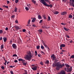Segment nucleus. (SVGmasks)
<instances>
[{
    "label": "nucleus",
    "mask_w": 74,
    "mask_h": 74,
    "mask_svg": "<svg viewBox=\"0 0 74 74\" xmlns=\"http://www.w3.org/2000/svg\"><path fill=\"white\" fill-rule=\"evenodd\" d=\"M42 20H40V21L39 23H42Z\"/></svg>",
    "instance_id": "obj_51"
},
{
    "label": "nucleus",
    "mask_w": 74,
    "mask_h": 74,
    "mask_svg": "<svg viewBox=\"0 0 74 74\" xmlns=\"http://www.w3.org/2000/svg\"><path fill=\"white\" fill-rule=\"evenodd\" d=\"M45 6H47V7H50L51 8L52 7V4H50L49 5V4H47V2H45Z\"/></svg>",
    "instance_id": "obj_8"
},
{
    "label": "nucleus",
    "mask_w": 74,
    "mask_h": 74,
    "mask_svg": "<svg viewBox=\"0 0 74 74\" xmlns=\"http://www.w3.org/2000/svg\"><path fill=\"white\" fill-rule=\"evenodd\" d=\"M35 55H36H36H37V51H36V50H35Z\"/></svg>",
    "instance_id": "obj_36"
},
{
    "label": "nucleus",
    "mask_w": 74,
    "mask_h": 74,
    "mask_svg": "<svg viewBox=\"0 0 74 74\" xmlns=\"http://www.w3.org/2000/svg\"><path fill=\"white\" fill-rule=\"evenodd\" d=\"M3 32V31L2 30H0V34H2Z\"/></svg>",
    "instance_id": "obj_37"
},
{
    "label": "nucleus",
    "mask_w": 74,
    "mask_h": 74,
    "mask_svg": "<svg viewBox=\"0 0 74 74\" xmlns=\"http://www.w3.org/2000/svg\"><path fill=\"white\" fill-rule=\"evenodd\" d=\"M48 21H51V18L50 16H48Z\"/></svg>",
    "instance_id": "obj_26"
},
{
    "label": "nucleus",
    "mask_w": 74,
    "mask_h": 74,
    "mask_svg": "<svg viewBox=\"0 0 74 74\" xmlns=\"http://www.w3.org/2000/svg\"><path fill=\"white\" fill-rule=\"evenodd\" d=\"M56 66H58V67L59 68V69H61V68L64 66L65 65L64 63L63 64H61L60 62H58L56 63Z\"/></svg>",
    "instance_id": "obj_2"
},
{
    "label": "nucleus",
    "mask_w": 74,
    "mask_h": 74,
    "mask_svg": "<svg viewBox=\"0 0 74 74\" xmlns=\"http://www.w3.org/2000/svg\"><path fill=\"white\" fill-rule=\"evenodd\" d=\"M51 58L52 60H55V61H56V58L54 54L51 55Z\"/></svg>",
    "instance_id": "obj_3"
},
{
    "label": "nucleus",
    "mask_w": 74,
    "mask_h": 74,
    "mask_svg": "<svg viewBox=\"0 0 74 74\" xmlns=\"http://www.w3.org/2000/svg\"><path fill=\"white\" fill-rule=\"evenodd\" d=\"M70 2V5L74 7V0H69Z\"/></svg>",
    "instance_id": "obj_4"
},
{
    "label": "nucleus",
    "mask_w": 74,
    "mask_h": 74,
    "mask_svg": "<svg viewBox=\"0 0 74 74\" xmlns=\"http://www.w3.org/2000/svg\"><path fill=\"white\" fill-rule=\"evenodd\" d=\"M10 63V62H7V64H9Z\"/></svg>",
    "instance_id": "obj_63"
},
{
    "label": "nucleus",
    "mask_w": 74,
    "mask_h": 74,
    "mask_svg": "<svg viewBox=\"0 0 74 74\" xmlns=\"http://www.w3.org/2000/svg\"><path fill=\"white\" fill-rule=\"evenodd\" d=\"M45 63H47V64H48L49 63V60H47V61L45 62Z\"/></svg>",
    "instance_id": "obj_27"
},
{
    "label": "nucleus",
    "mask_w": 74,
    "mask_h": 74,
    "mask_svg": "<svg viewBox=\"0 0 74 74\" xmlns=\"http://www.w3.org/2000/svg\"><path fill=\"white\" fill-rule=\"evenodd\" d=\"M32 69H33V70H34V71H35V70H37V66H35V67H32Z\"/></svg>",
    "instance_id": "obj_14"
},
{
    "label": "nucleus",
    "mask_w": 74,
    "mask_h": 74,
    "mask_svg": "<svg viewBox=\"0 0 74 74\" xmlns=\"http://www.w3.org/2000/svg\"><path fill=\"white\" fill-rule=\"evenodd\" d=\"M14 56H15V57H17V55L16 54H14L12 56V57H14Z\"/></svg>",
    "instance_id": "obj_35"
},
{
    "label": "nucleus",
    "mask_w": 74,
    "mask_h": 74,
    "mask_svg": "<svg viewBox=\"0 0 74 74\" xmlns=\"http://www.w3.org/2000/svg\"><path fill=\"white\" fill-rule=\"evenodd\" d=\"M41 49H44V46H43V45H41Z\"/></svg>",
    "instance_id": "obj_38"
},
{
    "label": "nucleus",
    "mask_w": 74,
    "mask_h": 74,
    "mask_svg": "<svg viewBox=\"0 0 74 74\" xmlns=\"http://www.w3.org/2000/svg\"><path fill=\"white\" fill-rule=\"evenodd\" d=\"M66 45H65V44H63L60 45V49H62V47H65Z\"/></svg>",
    "instance_id": "obj_7"
},
{
    "label": "nucleus",
    "mask_w": 74,
    "mask_h": 74,
    "mask_svg": "<svg viewBox=\"0 0 74 74\" xmlns=\"http://www.w3.org/2000/svg\"><path fill=\"white\" fill-rule=\"evenodd\" d=\"M40 46L39 45H38L37 46L36 48L37 49H40Z\"/></svg>",
    "instance_id": "obj_25"
},
{
    "label": "nucleus",
    "mask_w": 74,
    "mask_h": 74,
    "mask_svg": "<svg viewBox=\"0 0 74 74\" xmlns=\"http://www.w3.org/2000/svg\"><path fill=\"white\" fill-rule=\"evenodd\" d=\"M11 17L12 18H14V17H15V15H12V16H11Z\"/></svg>",
    "instance_id": "obj_52"
},
{
    "label": "nucleus",
    "mask_w": 74,
    "mask_h": 74,
    "mask_svg": "<svg viewBox=\"0 0 74 74\" xmlns=\"http://www.w3.org/2000/svg\"><path fill=\"white\" fill-rule=\"evenodd\" d=\"M4 48V45H2L1 46V49L2 50Z\"/></svg>",
    "instance_id": "obj_28"
},
{
    "label": "nucleus",
    "mask_w": 74,
    "mask_h": 74,
    "mask_svg": "<svg viewBox=\"0 0 74 74\" xmlns=\"http://www.w3.org/2000/svg\"><path fill=\"white\" fill-rule=\"evenodd\" d=\"M10 73L11 74H14V73H13V72H12V71H10Z\"/></svg>",
    "instance_id": "obj_55"
},
{
    "label": "nucleus",
    "mask_w": 74,
    "mask_h": 74,
    "mask_svg": "<svg viewBox=\"0 0 74 74\" xmlns=\"http://www.w3.org/2000/svg\"><path fill=\"white\" fill-rule=\"evenodd\" d=\"M12 47L14 49H16V45L15 44H13L12 45Z\"/></svg>",
    "instance_id": "obj_11"
},
{
    "label": "nucleus",
    "mask_w": 74,
    "mask_h": 74,
    "mask_svg": "<svg viewBox=\"0 0 74 74\" xmlns=\"http://www.w3.org/2000/svg\"><path fill=\"white\" fill-rule=\"evenodd\" d=\"M57 74H66V72L64 70H62L60 73H58Z\"/></svg>",
    "instance_id": "obj_6"
},
{
    "label": "nucleus",
    "mask_w": 74,
    "mask_h": 74,
    "mask_svg": "<svg viewBox=\"0 0 74 74\" xmlns=\"http://www.w3.org/2000/svg\"><path fill=\"white\" fill-rule=\"evenodd\" d=\"M39 1L42 3V4L45 5V2L44 0H39Z\"/></svg>",
    "instance_id": "obj_12"
},
{
    "label": "nucleus",
    "mask_w": 74,
    "mask_h": 74,
    "mask_svg": "<svg viewBox=\"0 0 74 74\" xmlns=\"http://www.w3.org/2000/svg\"><path fill=\"white\" fill-rule=\"evenodd\" d=\"M23 61V63L24 65H27V62L24 63L25 60H23L22 58H19V61Z\"/></svg>",
    "instance_id": "obj_5"
},
{
    "label": "nucleus",
    "mask_w": 74,
    "mask_h": 74,
    "mask_svg": "<svg viewBox=\"0 0 74 74\" xmlns=\"http://www.w3.org/2000/svg\"><path fill=\"white\" fill-rule=\"evenodd\" d=\"M1 68L3 70H4V67L3 66H2Z\"/></svg>",
    "instance_id": "obj_45"
},
{
    "label": "nucleus",
    "mask_w": 74,
    "mask_h": 74,
    "mask_svg": "<svg viewBox=\"0 0 74 74\" xmlns=\"http://www.w3.org/2000/svg\"><path fill=\"white\" fill-rule=\"evenodd\" d=\"M47 49H48L49 50H50V48L48 47H47Z\"/></svg>",
    "instance_id": "obj_58"
},
{
    "label": "nucleus",
    "mask_w": 74,
    "mask_h": 74,
    "mask_svg": "<svg viewBox=\"0 0 74 74\" xmlns=\"http://www.w3.org/2000/svg\"><path fill=\"white\" fill-rule=\"evenodd\" d=\"M16 11H17V8L16 7L14 8V10L13 12H16Z\"/></svg>",
    "instance_id": "obj_20"
},
{
    "label": "nucleus",
    "mask_w": 74,
    "mask_h": 74,
    "mask_svg": "<svg viewBox=\"0 0 74 74\" xmlns=\"http://www.w3.org/2000/svg\"><path fill=\"white\" fill-rule=\"evenodd\" d=\"M38 18L39 19H42V16H41V15H38Z\"/></svg>",
    "instance_id": "obj_24"
},
{
    "label": "nucleus",
    "mask_w": 74,
    "mask_h": 74,
    "mask_svg": "<svg viewBox=\"0 0 74 74\" xmlns=\"http://www.w3.org/2000/svg\"><path fill=\"white\" fill-rule=\"evenodd\" d=\"M39 32V34H42V29H39V30H38Z\"/></svg>",
    "instance_id": "obj_18"
},
{
    "label": "nucleus",
    "mask_w": 74,
    "mask_h": 74,
    "mask_svg": "<svg viewBox=\"0 0 74 74\" xmlns=\"http://www.w3.org/2000/svg\"><path fill=\"white\" fill-rule=\"evenodd\" d=\"M36 19V18H33V19H32V22H35Z\"/></svg>",
    "instance_id": "obj_22"
},
{
    "label": "nucleus",
    "mask_w": 74,
    "mask_h": 74,
    "mask_svg": "<svg viewBox=\"0 0 74 74\" xmlns=\"http://www.w3.org/2000/svg\"><path fill=\"white\" fill-rule=\"evenodd\" d=\"M40 64H41V65H43V62H42V61H41L40 62Z\"/></svg>",
    "instance_id": "obj_46"
},
{
    "label": "nucleus",
    "mask_w": 74,
    "mask_h": 74,
    "mask_svg": "<svg viewBox=\"0 0 74 74\" xmlns=\"http://www.w3.org/2000/svg\"><path fill=\"white\" fill-rule=\"evenodd\" d=\"M59 12H58L57 11H56V12H54V14H58Z\"/></svg>",
    "instance_id": "obj_23"
},
{
    "label": "nucleus",
    "mask_w": 74,
    "mask_h": 74,
    "mask_svg": "<svg viewBox=\"0 0 74 74\" xmlns=\"http://www.w3.org/2000/svg\"><path fill=\"white\" fill-rule=\"evenodd\" d=\"M15 2L16 3H18L19 2V1L18 0H16Z\"/></svg>",
    "instance_id": "obj_43"
},
{
    "label": "nucleus",
    "mask_w": 74,
    "mask_h": 74,
    "mask_svg": "<svg viewBox=\"0 0 74 74\" xmlns=\"http://www.w3.org/2000/svg\"><path fill=\"white\" fill-rule=\"evenodd\" d=\"M43 17L44 18V19H45V20L47 18H46V16H45V15H43Z\"/></svg>",
    "instance_id": "obj_32"
},
{
    "label": "nucleus",
    "mask_w": 74,
    "mask_h": 74,
    "mask_svg": "<svg viewBox=\"0 0 74 74\" xmlns=\"http://www.w3.org/2000/svg\"><path fill=\"white\" fill-rule=\"evenodd\" d=\"M66 37H67V38H70V36H69L68 35H66Z\"/></svg>",
    "instance_id": "obj_53"
},
{
    "label": "nucleus",
    "mask_w": 74,
    "mask_h": 74,
    "mask_svg": "<svg viewBox=\"0 0 74 74\" xmlns=\"http://www.w3.org/2000/svg\"><path fill=\"white\" fill-rule=\"evenodd\" d=\"M56 66V64L55 63H53L52 66L53 67H55Z\"/></svg>",
    "instance_id": "obj_39"
},
{
    "label": "nucleus",
    "mask_w": 74,
    "mask_h": 74,
    "mask_svg": "<svg viewBox=\"0 0 74 74\" xmlns=\"http://www.w3.org/2000/svg\"><path fill=\"white\" fill-rule=\"evenodd\" d=\"M5 29L6 30H8V27H6Z\"/></svg>",
    "instance_id": "obj_56"
},
{
    "label": "nucleus",
    "mask_w": 74,
    "mask_h": 74,
    "mask_svg": "<svg viewBox=\"0 0 74 74\" xmlns=\"http://www.w3.org/2000/svg\"><path fill=\"white\" fill-rule=\"evenodd\" d=\"M9 67H10V68H12L13 67V66H9Z\"/></svg>",
    "instance_id": "obj_57"
},
{
    "label": "nucleus",
    "mask_w": 74,
    "mask_h": 74,
    "mask_svg": "<svg viewBox=\"0 0 74 74\" xmlns=\"http://www.w3.org/2000/svg\"><path fill=\"white\" fill-rule=\"evenodd\" d=\"M72 71V66H71L70 68L69 67V69H68L67 72Z\"/></svg>",
    "instance_id": "obj_9"
},
{
    "label": "nucleus",
    "mask_w": 74,
    "mask_h": 74,
    "mask_svg": "<svg viewBox=\"0 0 74 74\" xmlns=\"http://www.w3.org/2000/svg\"><path fill=\"white\" fill-rule=\"evenodd\" d=\"M14 62L15 63H17V62H18V60H15L14 61Z\"/></svg>",
    "instance_id": "obj_54"
},
{
    "label": "nucleus",
    "mask_w": 74,
    "mask_h": 74,
    "mask_svg": "<svg viewBox=\"0 0 74 74\" xmlns=\"http://www.w3.org/2000/svg\"><path fill=\"white\" fill-rule=\"evenodd\" d=\"M70 43H73V41L72 40H71V41H70V42H69Z\"/></svg>",
    "instance_id": "obj_49"
},
{
    "label": "nucleus",
    "mask_w": 74,
    "mask_h": 74,
    "mask_svg": "<svg viewBox=\"0 0 74 74\" xmlns=\"http://www.w3.org/2000/svg\"><path fill=\"white\" fill-rule=\"evenodd\" d=\"M65 66H66V67H67V71L68 70V69H69V67H70V66L69 64H67V63H65Z\"/></svg>",
    "instance_id": "obj_10"
},
{
    "label": "nucleus",
    "mask_w": 74,
    "mask_h": 74,
    "mask_svg": "<svg viewBox=\"0 0 74 74\" xmlns=\"http://www.w3.org/2000/svg\"><path fill=\"white\" fill-rule=\"evenodd\" d=\"M60 69L59 67H58V66H57L56 68V70H57V71H59Z\"/></svg>",
    "instance_id": "obj_31"
},
{
    "label": "nucleus",
    "mask_w": 74,
    "mask_h": 74,
    "mask_svg": "<svg viewBox=\"0 0 74 74\" xmlns=\"http://www.w3.org/2000/svg\"><path fill=\"white\" fill-rule=\"evenodd\" d=\"M25 10H29V8H28V7H25Z\"/></svg>",
    "instance_id": "obj_44"
},
{
    "label": "nucleus",
    "mask_w": 74,
    "mask_h": 74,
    "mask_svg": "<svg viewBox=\"0 0 74 74\" xmlns=\"http://www.w3.org/2000/svg\"><path fill=\"white\" fill-rule=\"evenodd\" d=\"M71 58H74V55H73L72 56H71Z\"/></svg>",
    "instance_id": "obj_40"
},
{
    "label": "nucleus",
    "mask_w": 74,
    "mask_h": 74,
    "mask_svg": "<svg viewBox=\"0 0 74 74\" xmlns=\"http://www.w3.org/2000/svg\"><path fill=\"white\" fill-rule=\"evenodd\" d=\"M10 3V1H7V4H9Z\"/></svg>",
    "instance_id": "obj_62"
},
{
    "label": "nucleus",
    "mask_w": 74,
    "mask_h": 74,
    "mask_svg": "<svg viewBox=\"0 0 74 74\" xmlns=\"http://www.w3.org/2000/svg\"><path fill=\"white\" fill-rule=\"evenodd\" d=\"M15 22L16 23H18V21L17 20L15 21Z\"/></svg>",
    "instance_id": "obj_47"
},
{
    "label": "nucleus",
    "mask_w": 74,
    "mask_h": 74,
    "mask_svg": "<svg viewBox=\"0 0 74 74\" xmlns=\"http://www.w3.org/2000/svg\"><path fill=\"white\" fill-rule=\"evenodd\" d=\"M5 8H8V6H5Z\"/></svg>",
    "instance_id": "obj_61"
},
{
    "label": "nucleus",
    "mask_w": 74,
    "mask_h": 74,
    "mask_svg": "<svg viewBox=\"0 0 74 74\" xmlns=\"http://www.w3.org/2000/svg\"><path fill=\"white\" fill-rule=\"evenodd\" d=\"M63 28L64 30H65V31H69V29L68 28H66L65 27H64Z\"/></svg>",
    "instance_id": "obj_19"
},
{
    "label": "nucleus",
    "mask_w": 74,
    "mask_h": 74,
    "mask_svg": "<svg viewBox=\"0 0 74 74\" xmlns=\"http://www.w3.org/2000/svg\"><path fill=\"white\" fill-rule=\"evenodd\" d=\"M30 20L29 19V20L28 21V22H27V23H28V25H29V24H30Z\"/></svg>",
    "instance_id": "obj_33"
},
{
    "label": "nucleus",
    "mask_w": 74,
    "mask_h": 74,
    "mask_svg": "<svg viewBox=\"0 0 74 74\" xmlns=\"http://www.w3.org/2000/svg\"><path fill=\"white\" fill-rule=\"evenodd\" d=\"M61 25H66V23H61Z\"/></svg>",
    "instance_id": "obj_48"
},
{
    "label": "nucleus",
    "mask_w": 74,
    "mask_h": 74,
    "mask_svg": "<svg viewBox=\"0 0 74 74\" xmlns=\"http://www.w3.org/2000/svg\"><path fill=\"white\" fill-rule=\"evenodd\" d=\"M38 57H40V54H38Z\"/></svg>",
    "instance_id": "obj_59"
},
{
    "label": "nucleus",
    "mask_w": 74,
    "mask_h": 74,
    "mask_svg": "<svg viewBox=\"0 0 74 74\" xmlns=\"http://www.w3.org/2000/svg\"><path fill=\"white\" fill-rule=\"evenodd\" d=\"M62 1L64 2V3H66V1H68V0H62Z\"/></svg>",
    "instance_id": "obj_34"
},
{
    "label": "nucleus",
    "mask_w": 74,
    "mask_h": 74,
    "mask_svg": "<svg viewBox=\"0 0 74 74\" xmlns=\"http://www.w3.org/2000/svg\"><path fill=\"white\" fill-rule=\"evenodd\" d=\"M26 31V29H23V32H25V31Z\"/></svg>",
    "instance_id": "obj_50"
},
{
    "label": "nucleus",
    "mask_w": 74,
    "mask_h": 74,
    "mask_svg": "<svg viewBox=\"0 0 74 74\" xmlns=\"http://www.w3.org/2000/svg\"><path fill=\"white\" fill-rule=\"evenodd\" d=\"M3 41L4 42H6V41H7V38L5 37H3Z\"/></svg>",
    "instance_id": "obj_16"
},
{
    "label": "nucleus",
    "mask_w": 74,
    "mask_h": 74,
    "mask_svg": "<svg viewBox=\"0 0 74 74\" xmlns=\"http://www.w3.org/2000/svg\"><path fill=\"white\" fill-rule=\"evenodd\" d=\"M14 27L16 30H19V26L17 25H15Z\"/></svg>",
    "instance_id": "obj_17"
},
{
    "label": "nucleus",
    "mask_w": 74,
    "mask_h": 74,
    "mask_svg": "<svg viewBox=\"0 0 74 74\" xmlns=\"http://www.w3.org/2000/svg\"><path fill=\"white\" fill-rule=\"evenodd\" d=\"M45 2H46V1L47 2H48V3H49V0H45Z\"/></svg>",
    "instance_id": "obj_42"
},
{
    "label": "nucleus",
    "mask_w": 74,
    "mask_h": 74,
    "mask_svg": "<svg viewBox=\"0 0 74 74\" xmlns=\"http://www.w3.org/2000/svg\"><path fill=\"white\" fill-rule=\"evenodd\" d=\"M67 14L66 12H61V14L62 15H64V14Z\"/></svg>",
    "instance_id": "obj_15"
},
{
    "label": "nucleus",
    "mask_w": 74,
    "mask_h": 74,
    "mask_svg": "<svg viewBox=\"0 0 74 74\" xmlns=\"http://www.w3.org/2000/svg\"><path fill=\"white\" fill-rule=\"evenodd\" d=\"M72 17H73V16L71 15V14H70L69 15V18H72Z\"/></svg>",
    "instance_id": "obj_21"
},
{
    "label": "nucleus",
    "mask_w": 74,
    "mask_h": 74,
    "mask_svg": "<svg viewBox=\"0 0 74 74\" xmlns=\"http://www.w3.org/2000/svg\"><path fill=\"white\" fill-rule=\"evenodd\" d=\"M2 39H3V38H2V37H0V41L1 40H2Z\"/></svg>",
    "instance_id": "obj_60"
},
{
    "label": "nucleus",
    "mask_w": 74,
    "mask_h": 74,
    "mask_svg": "<svg viewBox=\"0 0 74 74\" xmlns=\"http://www.w3.org/2000/svg\"><path fill=\"white\" fill-rule=\"evenodd\" d=\"M32 26L34 27H34H37V25H35V24H33V25H32Z\"/></svg>",
    "instance_id": "obj_30"
},
{
    "label": "nucleus",
    "mask_w": 74,
    "mask_h": 74,
    "mask_svg": "<svg viewBox=\"0 0 74 74\" xmlns=\"http://www.w3.org/2000/svg\"><path fill=\"white\" fill-rule=\"evenodd\" d=\"M64 69L65 71H67L66 68H65Z\"/></svg>",
    "instance_id": "obj_64"
},
{
    "label": "nucleus",
    "mask_w": 74,
    "mask_h": 74,
    "mask_svg": "<svg viewBox=\"0 0 74 74\" xmlns=\"http://www.w3.org/2000/svg\"><path fill=\"white\" fill-rule=\"evenodd\" d=\"M25 74H28V72L27 70H25Z\"/></svg>",
    "instance_id": "obj_41"
},
{
    "label": "nucleus",
    "mask_w": 74,
    "mask_h": 74,
    "mask_svg": "<svg viewBox=\"0 0 74 74\" xmlns=\"http://www.w3.org/2000/svg\"><path fill=\"white\" fill-rule=\"evenodd\" d=\"M32 1L33 2V3H34V4H36V1H35V0H32Z\"/></svg>",
    "instance_id": "obj_29"
},
{
    "label": "nucleus",
    "mask_w": 74,
    "mask_h": 74,
    "mask_svg": "<svg viewBox=\"0 0 74 74\" xmlns=\"http://www.w3.org/2000/svg\"><path fill=\"white\" fill-rule=\"evenodd\" d=\"M42 28H50V27H48L47 28V27L46 25H42Z\"/></svg>",
    "instance_id": "obj_13"
},
{
    "label": "nucleus",
    "mask_w": 74,
    "mask_h": 74,
    "mask_svg": "<svg viewBox=\"0 0 74 74\" xmlns=\"http://www.w3.org/2000/svg\"><path fill=\"white\" fill-rule=\"evenodd\" d=\"M32 53L31 51H30L29 53H28V54L26 56V57H25V60H29V61L31 60L32 58L33 57V56H32Z\"/></svg>",
    "instance_id": "obj_1"
}]
</instances>
